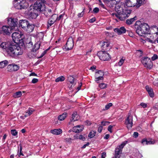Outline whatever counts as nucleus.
Listing matches in <instances>:
<instances>
[{
    "label": "nucleus",
    "mask_w": 158,
    "mask_h": 158,
    "mask_svg": "<svg viewBox=\"0 0 158 158\" xmlns=\"http://www.w3.org/2000/svg\"><path fill=\"white\" fill-rule=\"evenodd\" d=\"M136 32L139 35L143 36L149 31L150 27L148 24L145 23H141V22L137 21L135 24Z\"/></svg>",
    "instance_id": "f257e3e1"
},
{
    "label": "nucleus",
    "mask_w": 158,
    "mask_h": 158,
    "mask_svg": "<svg viewBox=\"0 0 158 158\" xmlns=\"http://www.w3.org/2000/svg\"><path fill=\"white\" fill-rule=\"evenodd\" d=\"M128 8L126 5L125 2L124 5L123 3L121 2L116 6L115 10L117 14L122 16H126V18L128 17L131 12V11Z\"/></svg>",
    "instance_id": "f03ea898"
},
{
    "label": "nucleus",
    "mask_w": 158,
    "mask_h": 158,
    "mask_svg": "<svg viewBox=\"0 0 158 158\" xmlns=\"http://www.w3.org/2000/svg\"><path fill=\"white\" fill-rule=\"evenodd\" d=\"M18 47V44H10V46L7 49V52L10 56L12 57H16L19 56L17 53L18 51L17 50V48Z\"/></svg>",
    "instance_id": "7ed1b4c3"
},
{
    "label": "nucleus",
    "mask_w": 158,
    "mask_h": 158,
    "mask_svg": "<svg viewBox=\"0 0 158 158\" xmlns=\"http://www.w3.org/2000/svg\"><path fill=\"white\" fill-rule=\"evenodd\" d=\"M14 5L15 7L18 9H25L28 6V4L25 0H15Z\"/></svg>",
    "instance_id": "20e7f679"
},
{
    "label": "nucleus",
    "mask_w": 158,
    "mask_h": 158,
    "mask_svg": "<svg viewBox=\"0 0 158 158\" xmlns=\"http://www.w3.org/2000/svg\"><path fill=\"white\" fill-rule=\"evenodd\" d=\"M24 36L20 31L14 32L12 35V37L14 44H18L20 40H22Z\"/></svg>",
    "instance_id": "39448f33"
},
{
    "label": "nucleus",
    "mask_w": 158,
    "mask_h": 158,
    "mask_svg": "<svg viewBox=\"0 0 158 158\" xmlns=\"http://www.w3.org/2000/svg\"><path fill=\"white\" fill-rule=\"evenodd\" d=\"M128 143V141L123 142L120 145L118 146L115 148L114 153L115 158H119L120 155L122 153V149Z\"/></svg>",
    "instance_id": "423d86ee"
},
{
    "label": "nucleus",
    "mask_w": 158,
    "mask_h": 158,
    "mask_svg": "<svg viewBox=\"0 0 158 158\" xmlns=\"http://www.w3.org/2000/svg\"><path fill=\"white\" fill-rule=\"evenodd\" d=\"M8 23L10 27L13 30L17 31L18 29L19 24L18 19L16 18H10L8 20Z\"/></svg>",
    "instance_id": "0eeeda50"
},
{
    "label": "nucleus",
    "mask_w": 158,
    "mask_h": 158,
    "mask_svg": "<svg viewBox=\"0 0 158 158\" xmlns=\"http://www.w3.org/2000/svg\"><path fill=\"white\" fill-rule=\"evenodd\" d=\"M141 61L145 67L150 69L152 67V63L150 58L148 57H143L141 59Z\"/></svg>",
    "instance_id": "6e6552de"
},
{
    "label": "nucleus",
    "mask_w": 158,
    "mask_h": 158,
    "mask_svg": "<svg viewBox=\"0 0 158 158\" xmlns=\"http://www.w3.org/2000/svg\"><path fill=\"white\" fill-rule=\"evenodd\" d=\"M97 55L100 60L103 61L108 60L111 58L109 54L104 51L98 52Z\"/></svg>",
    "instance_id": "1a4fd4ad"
},
{
    "label": "nucleus",
    "mask_w": 158,
    "mask_h": 158,
    "mask_svg": "<svg viewBox=\"0 0 158 158\" xmlns=\"http://www.w3.org/2000/svg\"><path fill=\"white\" fill-rule=\"evenodd\" d=\"M74 46L73 41L72 37L69 38L65 45L63 48L64 50L66 51L72 49Z\"/></svg>",
    "instance_id": "9d476101"
},
{
    "label": "nucleus",
    "mask_w": 158,
    "mask_h": 158,
    "mask_svg": "<svg viewBox=\"0 0 158 158\" xmlns=\"http://www.w3.org/2000/svg\"><path fill=\"white\" fill-rule=\"evenodd\" d=\"M45 6L44 4L40 1H37L35 3L34 9L38 11L42 12Z\"/></svg>",
    "instance_id": "9b49d317"
},
{
    "label": "nucleus",
    "mask_w": 158,
    "mask_h": 158,
    "mask_svg": "<svg viewBox=\"0 0 158 158\" xmlns=\"http://www.w3.org/2000/svg\"><path fill=\"white\" fill-rule=\"evenodd\" d=\"M133 117L129 115L125 120V124L128 129H131L133 126Z\"/></svg>",
    "instance_id": "f8f14e48"
},
{
    "label": "nucleus",
    "mask_w": 158,
    "mask_h": 158,
    "mask_svg": "<svg viewBox=\"0 0 158 158\" xmlns=\"http://www.w3.org/2000/svg\"><path fill=\"white\" fill-rule=\"evenodd\" d=\"M104 73L102 71H99L96 72L95 75V81L97 83L99 82V81L102 80L103 79V76Z\"/></svg>",
    "instance_id": "ddd939ff"
},
{
    "label": "nucleus",
    "mask_w": 158,
    "mask_h": 158,
    "mask_svg": "<svg viewBox=\"0 0 158 158\" xmlns=\"http://www.w3.org/2000/svg\"><path fill=\"white\" fill-rule=\"evenodd\" d=\"M19 68V66L15 64H9L7 68V71L10 72L17 71Z\"/></svg>",
    "instance_id": "4468645a"
},
{
    "label": "nucleus",
    "mask_w": 158,
    "mask_h": 158,
    "mask_svg": "<svg viewBox=\"0 0 158 158\" xmlns=\"http://www.w3.org/2000/svg\"><path fill=\"white\" fill-rule=\"evenodd\" d=\"M1 33L7 35H9L13 30L11 27L8 26H4L2 27Z\"/></svg>",
    "instance_id": "2eb2a0df"
},
{
    "label": "nucleus",
    "mask_w": 158,
    "mask_h": 158,
    "mask_svg": "<svg viewBox=\"0 0 158 158\" xmlns=\"http://www.w3.org/2000/svg\"><path fill=\"white\" fill-rule=\"evenodd\" d=\"M110 42L109 41L106 40L101 43V47L102 49L104 51H107L111 48V46L110 45Z\"/></svg>",
    "instance_id": "dca6fc26"
},
{
    "label": "nucleus",
    "mask_w": 158,
    "mask_h": 158,
    "mask_svg": "<svg viewBox=\"0 0 158 158\" xmlns=\"http://www.w3.org/2000/svg\"><path fill=\"white\" fill-rule=\"evenodd\" d=\"M126 5L128 7L136 6L137 3V0H126Z\"/></svg>",
    "instance_id": "f3484780"
},
{
    "label": "nucleus",
    "mask_w": 158,
    "mask_h": 158,
    "mask_svg": "<svg viewBox=\"0 0 158 158\" xmlns=\"http://www.w3.org/2000/svg\"><path fill=\"white\" fill-rule=\"evenodd\" d=\"M110 15L114 19H115L116 21L117 20V18L121 21L124 20L126 19V16H122L118 14H117L115 13H112L110 14Z\"/></svg>",
    "instance_id": "a211bd4d"
},
{
    "label": "nucleus",
    "mask_w": 158,
    "mask_h": 158,
    "mask_svg": "<svg viewBox=\"0 0 158 158\" xmlns=\"http://www.w3.org/2000/svg\"><path fill=\"white\" fill-rule=\"evenodd\" d=\"M121 0H107L106 3L110 7H113L118 5L120 2Z\"/></svg>",
    "instance_id": "6ab92c4d"
},
{
    "label": "nucleus",
    "mask_w": 158,
    "mask_h": 158,
    "mask_svg": "<svg viewBox=\"0 0 158 158\" xmlns=\"http://www.w3.org/2000/svg\"><path fill=\"white\" fill-rule=\"evenodd\" d=\"M29 23L28 21L25 20H21L19 21V27H21L24 30L26 29Z\"/></svg>",
    "instance_id": "aec40b11"
},
{
    "label": "nucleus",
    "mask_w": 158,
    "mask_h": 158,
    "mask_svg": "<svg viewBox=\"0 0 158 158\" xmlns=\"http://www.w3.org/2000/svg\"><path fill=\"white\" fill-rule=\"evenodd\" d=\"M114 31L116 32L118 35H120L125 33L126 31V29L124 27H122L119 28H116L114 29Z\"/></svg>",
    "instance_id": "412c9836"
},
{
    "label": "nucleus",
    "mask_w": 158,
    "mask_h": 158,
    "mask_svg": "<svg viewBox=\"0 0 158 158\" xmlns=\"http://www.w3.org/2000/svg\"><path fill=\"white\" fill-rule=\"evenodd\" d=\"M42 12L46 17H49L52 14L51 10L48 8L46 7L45 6L43 10L42 11Z\"/></svg>",
    "instance_id": "4be33fe9"
},
{
    "label": "nucleus",
    "mask_w": 158,
    "mask_h": 158,
    "mask_svg": "<svg viewBox=\"0 0 158 158\" xmlns=\"http://www.w3.org/2000/svg\"><path fill=\"white\" fill-rule=\"evenodd\" d=\"M57 15L55 14L53 15L48 21V24L50 26H51L57 20Z\"/></svg>",
    "instance_id": "5701e85b"
},
{
    "label": "nucleus",
    "mask_w": 158,
    "mask_h": 158,
    "mask_svg": "<svg viewBox=\"0 0 158 158\" xmlns=\"http://www.w3.org/2000/svg\"><path fill=\"white\" fill-rule=\"evenodd\" d=\"M83 129L82 126L80 125H77L75 126L73 128V131L75 133H79Z\"/></svg>",
    "instance_id": "b1692460"
},
{
    "label": "nucleus",
    "mask_w": 158,
    "mask_h": 158,
    "mask_svg": "<svg viewBox=\"0 0 158 158\" xmlns=\"http://www.w3.org/2000/svg\"><path fill=\"white\" fill-rule=\"evenodd\" d=\"M34 27L35 26L33 24L29 23L25 31L28 32H31L33 31Z\"/></svg>",
    "instance_id": "393cba45"
},
{
    "label": "nucleus",
    "mask_w": 158,
    "mask_h": 158,
    "mask_svg": "<svg viewBox=\"0 0 158 158\" xmlns=\"http://www.w3.org/2000/svg\"><path fill=\"white\" fill-rule=\"evenodd\" d=\"M145 88L150 96L152 98L154 96V94L153 89L151 87H149L148 86H146L145 87Z\"/></svg>",
    "instance_id": "a878e982"
},
{
    "label": "nucleus",
    "mask_w": 158,
    "mask_h": 158,
    "mask_svg": "<svg viewBox=\"0 0 158 158\" xmlns=\"http://www.w3.org/2000/svg\"><path fill=\"white\" fill-rule=\"evenodd\" d=\"M68 81L72 84L71 87L73 85L74 86L76 84V80L72 76H69L68 77Z\"/></svg>",
    "instance_id": "bb28decb"
},
{
    "label": "nucleus",
    "mask_w": 158,
    "mask_h": 158,
    "mask_svg": "<svg viewBox=\"0 0 158 158\" xmlns=\"http://www.w3.org/2000/svg\"><path fill=\"white\" fill-rule=\"evenodd\" d=\"M12 43H6V42H3L2 43L0 44V46L1 48L3 49H5L6 50V51L7 52V49L9 48L10 46V44H12Z\"/></svg>",
    "instance_id": "cd10ccee"
},
{
    "label": "nucleus",
    "mask_w": 158,
    "mask_h": 158,
    "mask_svg": "<svg viewBox=\"0 0 158 158\" xmlns=\"http://www.w3.org/2000/svg\"><path fill=\"white\" fill-rule=\"evenodd\" d=\"M62 130L60 129H54L51 130V133L55 135H59L62 133Z\"/></svg>",
    "instance_id": "c85d7f7f"
},
{
    "label": "nucleus",
    "mask_w": 158,
    "mask_h": 158,
    "mask_svg": "<svg viewBox=\"0 0 158 158\" xmlns=\"http://www.w3.org/2000/svg\"><path fill=\"white\" fill-rule=\"evenodd\" d=\"M35 111V110L32 108H29L28 110L26 111L25 113V117H27L31 115Z\"/></svg>",
    "instance_id": "c756f323"
},
{
    "label": "nucleus",
    "mask_w": 158,
    "mask_h": 158,
    "mask_svg": "<svg viewBox=\"0 0 158 158\" xmlns=\"http://www.w3.org/2000/svg\"><path fill=\"white\" fill-rule=\"evenodd\" d=\"M78 115L76 112H74L72 115V118L71 119V122H74L78 120Z\"/></svg>",
    "instance_id": "7c9ffc66"
},
{
    "label": "nucleus",
    "mask_w": 158,
    "mask_h": 158,
    "mask_svg": "<svg viewBox=\"0 0 158 158\" xmlns=\"http://www.w3.org/2000/svg\"><path fill=\"white\" fill-rule=\"evenodd\" d=\"M156 37H154V35H151L149 38H147L146 40L147 42H150L152 44L154 43V42H155V39Z\"/></svg>",
    "instance_id": "2f4dec72"
},
{
    "label": "nucleus",
    "mask_w": 158,
    "mask_h": 158,
    "mask_svg": "<svg viewBox=\"0 0 158 158\" xmlns=\"http://www.w3.org/2000/svg\"><path fill=\"white\" fill-rule=\"evenodd\" d=\"M29 17L32 19H35L38 16V14L34 12H32V11L29 12L28 13Z\"/></svg>",
    "instance_id": "473e14b6"
},
{
    "label": "nucleus",
    "mask_w": 158,
    "mask_h": 158,
    "mask_svg": "<svg viewBox=\"0 0 158 158\" xmlns=\"http://www.w3.org/2000/svg\"><path fill=\"white\" fill-rule=\"evenodd\" d=\"M136 19H137V17L136 16H135L133 18L127 19L126 21V23L129 25L131 24Z\"/></svg>",
    "instance_id": "72a5a7b5"
},
{
    "label": "nucleus",
    "mask_w": 158,
    "mask_h": 158,
    "mask_svg": "<svg viewBox=\"0 0 158 158\" xmlns=\"http://www.w3.org/2000/svg\"><path fill=\"white\" fill-rule=\"evenodd\" d=\"M8 64V62L7 60H4L0 62V68H2L6 66Z\"/></svg>",
    "instance_id": "f704fd0d"
},
{
    "label": "nucleus",
    "mask_w": 158,
    "mask_h": 158,
    "mask_svg": "<svg viewBox=\"0 0 158 158\" xmlns=\"http://www.w3.org/2000/svg\"><path fill=\"white\" fill-rule=\"evenodd\" d=\"M67 115V114L66 113H64L58 116V119L60 121L63 120L66 118Z\"/></svg>",
    "instance_id": "c9c22d12"
},
{
    "label": "nucleus",
    "mask_w": 158,
    "mask_h": 158,
    "mask_svg": "<svg viewBox=\"0 0 158 158\" xmlns=\"http://www.w3.org/2000/svg\"><path fill=\"white\" fill-rule=\"evenodd\" d=\"M22 95L21 91H18L14 93L13 95V97L15 98H18L20 97Z\"/></svg>",
    "instance_id": "e433bc0d"
},
{
    "label": "nucleus",
    "mask_w": 158,
    "mask_h": 158,
    "mask_svg": "<svg viewBox=\"0 0 158 158\" xmlns=\"http://www.w3.org/2000/svg\"><path fill=\"white\" fill-rule=\"evenodd\" d=\"M40 44L37 43L35 44L34 46V47L32 49V51L34 52H36L40 48Z\"/></svg>",
    "instance_id": "4c0bfd02"
},
{
    "label": "nucleus",
    "mask_w": 158,
    "mask_h": 158,
    "mask_svg": "<svg viewBox=\"0 0 158 158\" xmlns=\"http://www.w3.org/2000/svg\"><path fill=\"white\" fill-rule=\"evenodd\" d=\"M145 0H137V7H139L143 4L145 2Z\"/></svg>",
    "instance_id": "58836bf2"
},
{
    "label": "nucleus",
    "mask_w": 158,
    "mask_h": 158,
    "mask_svg": "<svg viewBox=\"0 0 158 158\" xmlns=\"http://www.w3.org/2000/svg\"><path fill=\"white\" fill-rule=\"evenodd\" d=\"M17 50L18 51V52L17 53L19 55H22L23 53V50L19 46H18V47L17 48Z\"/></svg>",
    "instance_id": "ea45409f"
},
{
    "label": "nucleus",
    "mask_w": 158,
    "mask_h": 158,
    "mask_svg": "<svg viewBox=\"0 0 158 158\" xmlns=\"http://www.w3.org/2000/svg\"><path fill=\"white\" fill-rule=\"evenodd\" d=\"M65 78L63 76H61L58 78H57L55 80V81L56 82L59 81H64Z\"/></svg>",
    "instance_id": "a19ab883"
},
{
    "label": "nucleus",
    "mask_w": 158,
    "mask_h": 158,
    "mask_svg": "<svg viewBox=\"0 0 158 158\" xmlns=\"http://www.w3.org/2000/svg\"><path fill=\"white\" fill-rule=\"evenodd\" d=\"M125 60V58L124 57H122L118 63V65L120 66H121V65H122L123 64Z\"/></svg>",
    "instance_id": "79ce46f5"
},
{
    "label": "nucleus",
    "mask_w": 158,
    "mask_h": 158,
    "mask_svg": "<svg viewBox=\"0 0 158 158\" xmlns=\"http://www.w3.org/2000/svg\"><path fill=\"white\" fill-rule=\"evenodd\" d=\"M113 104L111 103H110L107 104L105 106V108L103 109V110L105 111L109 109L111 107Z\"/></svg>",
    "instance_id": "37998d69"
},
{
    "label": "nucleus",
    "mask_w": 158,
    "mask_h": 158,
    "mask_svg": "<svg viewBox=\"0 0 158 158\" xmlns=\"http://www.w3.org/2000/svg\"><path fill=\"white\" fill-rule=\"evenodd\" d=\"M96 134V132L94 131H91L88 135V137L90 138H92L94 137Z\"/></svg>",
    "instance_id": "c03bdc74"
},
{
    "label": "nucleus",
    "mask_w": 158,
    "mask_h": 158,
    "mask_svg": "<svg viewBox=\"0 0 158 158\" xmlns=\"http://www.w3.org/2000/svg\"><path fill=\"white\" fill-rule=\"evenodd\" d=\"M141 143L143 145H148V140L146 138H144L141 140Z\"/></svg>",
    "instance_id": "a18cd8bd"
},
{
    "label": "nucleus",
    "mask_w": 158,
    "mask_h": 158,
    "mask_svg": "<svg viewBox=\"0 0 158 158\" xmlns=\"http://www.w3.org/2000/svg\"><path fill=\"white\" fill-rule=\"evenodd\" d=\"M107 84L104 83H101L99 85V87L101 89H104L106 87Z\"/></svg>",
    "instance_id": "49530a36"
},
{
    "label": "nucleus",
    "mask_w": 158,
    "mask_h": 158,
    "mask_svg": "<svg viewBox=\"0 0 158 158\" xmlns=\"http://www.w3.org/2000/svg\"><path fill=\"white\" fill-rule=\"evenodd\" d=\"M152 30L156 31L154 33V34L158 35V28L156 26H154L152 27Z\"/></svg>",
    "instance_id": "de8ad7c7"
},
{
    "label": "nucleus",
    "mask_w": 158,
    "mask_h": 158,
    "mask_svg": "<svg viewBox=\"0 0 158 158\" xmlns=\"http://www.w3.org/2000/svg\"><path fill=\"white\" fill-rule=\"evenodd\" d=\"M110 123L108 121H102L101 122L102 126H104L108 125Z\"/></svg>",
    "instance_id": "09e8293b"
},
{
    "label": "nucleus",
    "mask_w": 158,
    "mask_h": 158,
    "mask_svg": "<svg viewBox=\"0 0 158 158\" xmlns=\"http://www.w3.org/2000/svg\"><path fill=\"white\" fill-rule=\"evenodd\" d=\"M12 135L14 136H15L18 134V132L15 130H12L11 131Z\"/></svg>",
    "instance_id": "8fccbe9b"
},
{
    "label": "nucleus",
    "mask_w": 158,
    "mask_h": 158,
    "mask_svg": "<svg viewBox=\"0 0 158 158\" xmlns=\"http://www.w3.org/2000/svg\"><path fill=\"white\" fill-rule=\"evenodd\" d=\"M77 139H80L84 141L85 140V138L84 136L82 135H80L79 136H78L77 138Z\"/></svg>",
    "instance_id": "3c124183"
},
{
    "label": "nucleus",
    "mask_w": 158,
    "mask_h": 158,
    "mask_svg": "<svg viewBox=\"0 0 158 158\" xmlns=\"http://www.w3.org/2000/svg\"><path fill=\"white\" fill-rule=\"evenodd\" d=\"M155 143V141L154 140L151 139L150 140H148V145L154 144Z\"/></svg>",
    "instance_id": "603ef678"
},
{
    "label": "nucleus",
    "mask_w": 158,
    "mask_h": 158,
    "mask_svg": "<svg viewBox=\"0 0 158 158\" xmlns=\"http://www.w3.org/2000/svg\"><path fill=\"white\" fill-rule=\"evenodd\" d=\"M153 84L155 86H158V78L155 79L154 81Z\"/></svg>",
    "instance_id": "864d4df0"
},
{
    "label": "nucleus",
    "mask_w": 158,
    "mask_h": 158,
    "mask_svg": "<svg viewBox=\"0 0 158 158\" xmlns=\"http://www.w3.org/2000/svg\"><path fill=\"white\" fill-rule=\"evenodd\" d=\"M64 15V14H61V15H60L59 16V17H58V16H57V20L59 21L61 19H62Z\"/></svg>",
    "instance_id": "5fc2aeb1"
},
{
    "label": "nucleus",
    "mask_w": 158,
    "mask_h": 158,
    "mask_svg": "<svg viewBox=\"0 0 158 158\" xmlns=\"http://www.w3.org/2000/svg\"><path fill=\"white\" fill-rule=\"evenodd\" d=\"M99 11V9L98 7H95L94 8L93 10V11L94 13H98Z\"/></svg>",
    "instance_id": "6e6d98bb"
},
{
    "label": "nucleus",
    "mask_w": 158,
    "mask_h": 158,
    "mask_svg": "<svg viewBox=\"0 0 158 158\" xmlns=\"http://www.w3.org/2000/svg\"><path fill=\"white\" fill-rule=\"evenodd\" d=\"M38 81V80L36 78H33L32 81L31 83L33 84H35Z\"/></svg>",
    "instance_id": "4d7b16f0"
},
{
    "label": "nucleus",
    "mask_w": 158,
    "mask_h": 158,
    "mask_svg": "<svg viewBox=\"0 0 158 158\" xmlns=\"http://www.w3.org/2000/svg\"><path fill=\"white\" fill-rule=\"evenodd\" d=\"M49 49H48L46 50L45 51H44L41 54L40 56V58L42 57H43L46 53L47 52L48 50Z\"/></svg>",
    "instance_id": "13d9d810"
},
{
    "label": "nucleus",
    "mask_w": 158,
    "mask_h": 158,
    "mask_svg": "<svg viewBox=\"0 0 158 158\" xmlns=\"http://www.w3.org/2000/svg\"><path fill=\"white\" fill-rule=\"evenodd\" d=\"M113 126L111 125H110L109 126V127H108V130L109 131L110 133H112V131L111 130V129H112V128L113 127Z\"/></svg>",
    "instance_id": "bf43d9fd"
},
{
    "label": "nucleus",
    "mask_w": 158,
    "mask_h": 158,
    "mask_svg": "<svg viewBox=\"0 0 158 158\" xmlns=\"http://www.w3.org/2000/svg\"><path fill=\"white\" fill-rule=\"evenodd\" d=\"M158 58L156 54H154L152 57V60H154Z\"/></svg>",
    "instance_id": "052dcab7"
},
{
    "label": "nucleus",
    "mask_w": 158,
    "mask_h": 158,
    "mask_svg": "<svg viewBox=\"0 0 158 158\" xmlns=\"http://www.w3.org/2000/svg\"><path fill=\"white\" fill-rule=\"evenodd\" d=\"M146 38H141L140 39V40L141 42L143 44H144L146 42H147V41L146 40Z\"/></svg>",
    "instance_id": "680f3d73"
},
{
    "label": "nucleus",
    "mask_w": 158,
    "mask_h": 158,
    "mask_svg": "<svg viewBox=\"0 0 158 158\" xmlns=\"http://www.w3.org/2000/svg\"><path fill=\"white\" fill-rule=\"evenodd\" d=\"M96 68V66L93 65L90 67L89 69L91 70L92 71H94Z\"/></svg>",
    "instance_id": "e2e57ef3"
},
{
    "label": "nucleus",
    "mask_w": 158,
    "mask_h": 158,
    "mask_svg": "<svg viewBox=\"0 0 158 158\" xmlns=\"http://www.w3.org/2000/svg\"><path fill=\"white\" fill-rule=\"evenodd\" d=\"M140 105L143 108L146 107L147 106V105L146 103L143 102L141 103Z\"/></svg>",
    "instance_id": "0e129e2a"
},
{
    "label": "nucleus",
    "mask_w": 158,
    "mask_h": 158,
    "mask_svg": "<svg viewBox=\"0 0 158 158\" xmlns=\"http://www.w3.org/2000/svg\"><path fill=\"white\" fill-rule=\"evenodd\" d=\"M139 135V134L138 132H135L133 133V136L135 138H137Z\"/></svg>",
    "instance_id": "69168bd1"
},
{
    "label": "nucleus",
    "mask_w": 158,
    "mask_h": 158,
    "mask_svg": "<svg viewBox=\"0 0 158 158\" xmlns=\"http://www.w3.org/2000/svg\"><path fill=\"white\" fill-rule=\"evenodd\" d=\"M84 12L83 11H82L81 12L79 13L78 14V16L79 17H81L83 16L84 15Z\"/></svg>",
    "instance_id": "338daca9"
},
{
    "label": "nucleus",
    "mask_w": 158,
    "mask_h": 158,
    "mask_svg": "<svg viewBox=\"0 0 158 158\" xmlns=\"http://www.w3.org/2000/svg\"><path fill=\"white\" fill-rule=\"evenodd\" d=\"M106 156V154L105 152H103L101 155V158H105Z\"/></svg>",
    "instance_id": "774afa93"
}]
</instances>
